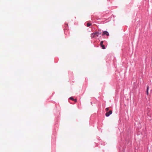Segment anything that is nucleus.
<instances>
[{
    "label": "nucleus",
    "mask_w": 152,
    "mask_h": 152,
    "mask_svg": "<svg viewBox=\"0 0 152 152\" xmlns=\"http://www.w3.org/2000/svg\"><path fill=\"white\" fill-rule=\"evenodd\" d=\"M101 33L98 32H96L94 33H92L91 34V37L92 38H94L96 37H98L100 34H101Z\"/></svg>",
    "instance_id": "obj_1"
},
{
    "label": "nucleus",
    "mask_w": 152,
    "mask_h": 152,
    "mask_svg": "<svg viewBox=\"0 0 152 152\" xmlns=\"http://www.w3.org/2000/svg\"><path fill=\"white\" fill-rule=\"evenodd\" d=\"M112 113V111L111 110H110L109 112H107L105 114V115L107 117L109 116Z\"/></svg>",
    "instance_id": "obj_2"
},
{
    "label": "nucleus",
    "mask_w": 152,
    "mask_h": 152,
    "mask_svg": "<svg viewBox=\"0 0 152 152\" xmlns=\"http://www.w3.org/2000/svg\"><path fill=\"white\" fill-rule=\"evenodd\" d=\"M104 35H106L107 36H108L109 35L108 32L107 31H104L103 32L102 36H103Z\"/></svg>",
    "instance_id": "obj_3"
},
{
    "label": "nucleus",
    "mask_w": 152,
    "mask_h": 152,
    "mask_svg": "<svg viewBox=\"0 0 152 152\" xmlns=\"http://www.w3.org/2000/svg\"><path fill=\"white\" fill-rule=\"evenodd\" d=\"M149 86H147V89H146V93L147 95H148V90H149Z\"/></svg>",
    "instance_id": "obj_4"
},
{
    "label": "nucleus",
    "mask_w": 152,
    "mask_h": 152,
    "mask_svg": "<svg viewBox=\"0 0 152 152\" xmlns=\"http://www.w3.org/2000/svg\"><path fill=\"white\" fill-rule=\"evenodd\" d=\"M101 46L102 49H104L105 48L104 46L103 45H101Z\"/></svg>",
    "instance_id": "obj_5"
},
{
    "label": "nucleus",
    "mask_w": 152,
    "mask_h": 152,
    "mask_svg": "<svg viewBox=\"0 0 152 152\" xmlns=\"http://www.w3.org/2000/svg\"><path fill=\"white\" fill-rule=\"evenodd\" d=\"M91 25V24L89 23H87V26L88 27H89Z\"/></svg>",
    "instance_id": "obj_6"
},
{
    "label": "nucleus",
    "mask_w": 152,
    "mask_h": 152,
    "mask_svg": "<svg viewBox=\"0 0 152 152\" xmlns=\"http://www.w3.org/2000/svg\"><path fill=\"white\" fill-rule=\"evenodd\" d=\"M109 110V107L106 108L105 109V110H106V111H108Z\"/></svg>",
    "instance_id": "obj_7"
},
{
    "label": "nucleus",
    "mask_w": 152,
    "mask_h": 152,
    "mask_svg": "<svg viewBox=\"0 0 152 152\" xmlns=\"http://www.w3.org/2000/svg\"><path fill=\"white\" fill-rule=\"evenodd\" d=\"M69 99L72 100H74V99H73V98L72 97H70Z\"/></svg>",
    "instance_id": "obj_8"
},
{
    "label": "nucleus",
    "mask_w": 152,
    "mask_h": 152,
    "mask_svg": "<svg viewBox=\"0 0 152 152\" xmlns=\"http://www.w3.org/2000/svg\"><path fill=\"white\" fill-rule=\"evenodd\" d=\"M103 41H101L100 42V45H103Z\"/></svg>",
    "instance_id": "obj_9"
},
{
    "label": "nucleus",
    "mask_w": 152,
    "mask_h": 152,
    "mask_svg": "<svg viewBox=\"0 0 152 152\" xmlns=\"http://www.w3.org/2000/svg\"><path fill=\"white\" fill-rule=\"evenodd\" d=\"M75 102H77V99H74V100Z\"/></svg>",
    "instance_id": "obj_10"
}]
</instances>
